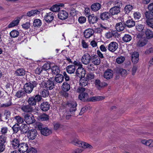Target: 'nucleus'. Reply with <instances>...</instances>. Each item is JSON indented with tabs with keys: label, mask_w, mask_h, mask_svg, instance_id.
Listing matches in <instances>:
<instances>
[{
	"label": "nucleus",
	"mask_w": 153,
	"mask_h": 153,
	"mask_svg": "<svg viewBox=\"0 0 153 153\" xmlns=\"http://www.w3.org/2000/svg\"><path fill=\"white\" fill-rule=\"evenodd\" d=\"M71 143L74 145L82 148L81 149H78L79 150V151H78V152H83L84 150L86 149L91 150L93 148V147L90 144L85 142L80 141L77 139H74L72 140Z\"/></svg>",
	"instance_id": "f257e3e1"
},
{
	"label": "nucleus",
	"mask_w": 153,
	"mask_h": 153,
	"mask_svg": "<svg viewBox=\"0 0 153 153\" xmlns=\"http://www.w3.org/2000/svg\"><path fill=\"white\" fill-rule=\"evenodd\" d=\"M28 147L26 143H21L19 144V149L18 151L20 152L24 153L27 151V153H29V152H34L35 153L38 152L36 149L33 148H30L28 151Z\"/></svg>",
	"instance_id": "f03ea898"
},
{
	"label": "nucleus",
	"mask_w": 153,
	"mask_h": 153,
	"mask_svg": "<svg viewBox=\"0 0 153 153\" xmlns=\"http://www.w3.org/2000/svg\"><path fill=\"white\" fill-rule=\"evenodd\" d=\"M24 120L28 124H32L35 121V119L33 115L31 113L27 114L24 116Z\"/></svg>",
	"instance_id": "7ed1b4c3"
},
{
	"label": "nucleus",
	"mask_w": 153,
	"mask_h": 153,
	"mask_svg": "<svg viewBox=\"0 0 153 153\" xmlns=\"http://www.w3.org/2000/svg\"><path fill=\"white\" fill-rule=\"evenodd\" d=\"M70 107V112L71 114H74V112L76 110L77 104L75 101H71L67 103V106Z\"/></svg>",
	"instance_id": "20e7f679"
},
{
	"label": "nucleus",
	"mask_w": 153,
	"mask_h": 153,
	"mask_svg": "<svg viewBox=\"0 0 153 153\" xmlns=\"http://www.w3.org/2000/svg\"><path fill=\"white\" fill-rule=\"evenodd\" d=\"M140 142L145 146L150 148L153 147V140L152 139H142L141 140Z\"/></svg>",
	"instance_id": "39448f33"
},
{
	"label": "nucleus",
	"mask_w": 153,
	"mask_h": 153,
	"mask_svg": "<svg viewBox=\"0 0 153 153\" xmlns=\"http://www.w3.org/2000/svg\"><path fill=\"white\" fill-rule=\"evenodd\" d=\"M118 6H114L110 10V13L113 15L117 14L119 13L120 11V8L122 6V3H120Z\"/></svg>",
	"instance_id": "423d86ee"
},
{
	"label": "nucleus",
	"mask_w": 153,
	"mask_h": 153,
	"mask_svg": "<svg viewBox=\"0 0 153 153\" xmlns=\"http://www.w3.org/2000/svg\"><path fill=\"white\" fill-rule=\"evenodd\" d=\"M37 134L36 130L32 129L28 131L27 136L29 139L33 140L35 139Z\"/></svg>",
	"instance_id": "0eeeda50"
},
{
	"label": "nucleus",
	"mask_w": 153,
	"mask_h": 153,
	"mask_svg": "<svg viewBox=\"0 0 153 153\" xmlns=\"http://www.w3.org/2000/svg\"><path fill=\"white\" fill-rule=\"evenodd\" d=\"M95 85L97 88L101 90L107 85V84L105 82H101L99 80H96L95 81Z\"/></svg>",
	"instance_id": "6e6552de"
},
{
	"label": "nucleus",
	"mask_w": 153,
	"mask_h": 153,
	"mask_svg": "<svg viewBox=\"0 0 153 153\" xmlns=\"http://www.w3.org/2000/svg\"><path fill=\"white\" fill-rule=\"evenodd\" d=\"M76 74L77 76L80 78H82L84 77L85 75V71L82 68H79L77 69Z\"/></svg>",
	"instance_id": "1a4fd4ad"
},
{
	"label": "nucleus",
	"mask_w": 153,
	"mask_h": 153,
	"mask_svg": "<svg viewBox=\"0 0 153 153\" xmlns=\"http://www.w3.org/2000/svg\"><path fill=\"white\" fill-rule=\"evenodd\" d=\"M139 56L138 53L136 52H133L131 54V60L134 64L137 63L139 61Z\"/></svg>",
	"instance_id": "9d476101"
},
{
	"label": "nucleus",
	"mask_w": 153,
	"mask_h": 153,
	"mask_svg": "<svg viewBox=\"0 0 153 153\" xmlns=\"http://www.w3.org/2000/svg\"><path fill=\"white\" fill-rule=\"evenodd\" d=\"M6 138L3 135L0 136V152H2L5 149L4 143L5 142Z\"/></svg>",
	"instance_id": "9b49d317"
},
{
	"label": "nucleus",
	"mask_w": 153,
	"mask_h": 153,
	"mask_svg": "<svg viewBox=\"0 0 153 153\" xmlns=\"http://www.w3.org/2000/svg\"><path fill=\"white\" fill-rule=\"evenodd\" d=\"M91 61V56L88 54H86L84 55L82 58V62L84 64H88Z\"/></svg>",
	"instance_id": "f8f14e48"
},
{
	"label": "nucleus",
	"mask_w": 153,
	"mask_h": 153,
	"mask_svg": "<svg viewBox=\"0 0 153 153\" xmlns=\"http://www.w3.org/2000/svg\"><path fill=\"white\" fill-rule=\"evenodd\" d=\"M108 50L111 52L114 51L118 48L117 43L115 42H112L108 45Z\"/></svg>",
	"instance_id": "ddd939ff"
},
{
	"label": "nucleus",
	"mask_w": 153,
	"mask_h": 153,
	"mask_svg": "<svg viewBox=\"0 0 153 153\" xmlns=\"http://www.w3.org/2000/svg\"><path fill=\"white\" fill-rule=\"evenodd\" d=\"M34 86L32 84H26L24 86V88L25 92L27 93H30L32 91L33 87Z\"/></svg>",
	"instance_id": "4468645a"
},
{
	"label": "nucleus",
	"mask_w": 153,
	"mask_h": 153,
	"mask_svg": "<svg viewBox=\"0 0 153 153\" xmlns=\"http://www.w3.org/2000/svg\"><path fill=\"white\" fill-rule=\"evenodd\" d=\"M147 43V40L145 38L141 37L138 40L137 45L138 47H142L145 45Z\"/></svg>",
	"instance_id": "2eb2a0df"
},
{
	"label": "nucleus",
	"mask_w": 153,
	"mask_h": 153,
	"mask_svg": "<svg viewBox=\"0 0 153 153\" xmlns=\"http://www.w3.org/2000/svg\"><path fill=\"white\" fill-rule=\"evenodd\" d=\"M113 75V73L112 70H108L105 71L104 74V77L107 79L111 78Z\"/></svg>",
	"instance_id": "dca6fc26"
},
{
	"label": "nucleus",
	"mask_w": 153,
	"mask_h": 153,
	"mask_svg": "<svg viewBox=\"0 0 153 153\" xmlns=\"http://www.w3.org/2000/svg\"><path fill=\"white\" fill-rule=\"evenodd\" d=\"M64 6V4L62 3H59L53 5L50 8V10L53 12L58 11L60 9V7Z\"/></svg>",
	"instance_id": "f3484780"
},
{
	"label": "nucleus",
	"mask_w": 153,
	"mask_h": 153,
	"mask_svg": "<svg viewBox=\"0 0 153 153\" xmlns=\"http://www.w3.org/2000/svg\"><path fill=\"white\" fill-rule=\"evenodd\" d=\"M58 15L59 18L60 19L63 20L67 18L68 14L65 11L62 10L59 12Z\"/></svg>",
	"instance_id": "a211bd4d"
},
{
	"label": "nucleus",
	"mask_w": 153,
	"mask_h": 153,
	"mask_svg": "<svg viewBox=\"0 0 153 153\" xmlns=\"http://www.w3.org/2000/svg\"><path fill=\"white\" fill-rule=\"evenodd\" d=\"M54 16L53 13L50 12L45 16V19L47 22H50L53 19Z\"/></svg>",
	"instance_id": "6ab92c4d"
},
{
	"label": "nucleus",
	"mask_w": 153,
	"mask_h": 153,
	"mask_svg": "<svg viewBox=\"0 0 153 153\" xmlns=\"http://www.w3.org/2000/svg\"><path fill=\"white\" fill-rule=\"evenodd\" d=\"M52 132V131L47 128H44L41 131V134L45 136L49 135Z\"/></svg>",
	"instance_id": "aec40b11"
},
{
	"label": "nucleus",
	"mask_w": 153,
	"mask_h": 153,
	"mask_svg": "<svg viewBox=\"0 0 153 153\" xmlns=\"http://www.w3.org/2000/svg\"><path fill=\"white\" fill-rule=\"evenodd\" d=\"M101 7V4L98 3H96L92 4L91 6V10L94 11L96 12L100 9Z\"/></svg>",
	"instance_id": "412c9836"
},
{
	"label": "nucleus",
	"mask_w": 153,
	"mask_h": 153,
	"mask_svg": "<svg viewBox=\"0 0 153 153\" xmlns=\"http://www.w3.org/2000/svg\"><path fill=\"white\" fill-rule=\"evenodd\" d=\"M45 86L47 88L51 90L54 88V85L53 82L48 80L45 83Z\"/></svg>",
	"instance_id": "4be33fe9"
},
{
	"label": "nucleus",
	"mask_w": 153,
	"mask_h": 153,
	"mask_svg": "<svg viewBox=\"0 0 153 153\" xmlns=\"http://www.w3.org/2000/svg\"><path fill=\"white\" fill-rule=\"evenodd\" d=\"M88 19L90 23L94 24L97 22L98 18L97 16H95L94 14H92L89 16Z\"/></svg>",
	"instance_id": "5701e85b"
},
{
	"label": "nucleus",
	"mask_w": 153,
	"mask_h": 153,
	"mask_svg": "<svg viewBox=\"0 0 153 153\" xmlns=\"http://www.w3.org/2000/svg\"><path fill=\"white\" fill-rule=\"evenodd\" d=\"M116 28L118 31H122L125 28V25L122 22L118 23L116 25Z\"/></svg>",
	"instance_id": "b1692460"
},
{
	"label": "nucleus",
	"mask_w": 153,
	"mask_h": 153,
	"mask_svg": "<svg viewBox=\"0 0 153 153\" xmlns=\"http://www.w3.org/2000/svg\"><path fill=\"white\" fill-rule=\"evenodd\" d=\"M94 33L93 30L91 29H88L84 32V36L86 38H89Z\"/></svg>",
	"instance_id": "393cba45"
},
{
	"label": "nucleus",
	"mask_w": 153,
	"mask_h": 153,
	"mask_svg": "<svg viewBox=\"0 0 153 153\" xmlns=\"http://www.w3.org/2000/svg\"><path fill=\"white\" fill-rule=\"evenodd\" d=\"M100 18L103 20H107L110 16V13L107 12H104L100 15Z\"/></svg>",
	"instance_id": "a878e982"
},
{
	"label": "nucleus",
	"mask_w": 153,
	"mask_h": 153,
	"mask_svg": "<svg viewBox=\"0 0 153 153\" xmlns=\"http://www.w3.org/2000/svg\"><path fill=\"white\" fill-rule=\"evenodd\" d=\"M40 107L41 109L43 111H46L49 109L50 105L48 102H44L41 104Z\"/></svg>",
	"instance_id": "bb28decb"
},
{
	"label": "nucleus",
	"mask_w": 153,
	"mask_h": 153,
	"mask_svg": "<svg viewBox=\"0 0 153 153\" xmlns=\"http://www.w3.org/2000/svg\"><path fill=\"white\" fill-rule=\"evenodd\" d=\"M145 35L146 38L148 39L153 38V33L149 29H147L146 31Z\"/></svg>",
	"instance_id": "cd10ccee"
},
{
	"label": "nucleus",
	"mask_w": 153,
	"mask_h": 153,
	"mask_svg": "<svg viewBox=\"0 0 153 153\" xmlns=\"http://www.w3.org/2000/svg\"><path fill=\"white\" fill-rule=\"evenodd\" d=\"M55 81L58 83H61L63 81V76L60 74H57L55 79Z\"/></svg>",
	"instance_id": "c85d7f7f"
},
{
	"label": "nucleus",
	"mask_w": 153,
	"mask_h": 153,
	"mask_svg": "<svg viewBox=\"0 0 153 153\" xmlns=\"http://www.w3.org/2000/svg\"><path fill=\"white\" fill-rule=\"evenodd\" d=\"M88 96V94L87 93H83L79 95V98L80 100L84 101L87 99Z\"/></svg>",
	"instance_id": "c756f323"
},
{
	"label": "nucleus",
	"mask_w": 153,
	"mask_h": 153,
	"mask_svg": "<svg viewBox=\"0 0 153 153\" xmlns=\"http://www.w3.org/2000/svg\"><path fill=\"white\" fill-rule=\"evenodd\" d=\"M105 97L103 96H97L93 97L91 98L90 100L91 101L95 102L103 100L105 99Z\"/></svg>",
	"instance_id": "7c9ffc66"
},
{
	"label": "nucleus",
	"mask_w": 153,
	"mask_h": 153,
	"mask_svg": "<svg viewBox=\"0 0 153 153\" xmlns=\"http://www.w3.org/2000/svg\"><path fill=\"white\" fill-rule=\"evenodd\" d=\"M40 11L37 10H32L28 12L27 13V15L29 16H35L36 14H39Z\"/></svg>",
	"instance_id": "2f4dec72"
},
{
	"label": "nucleus",
	"mask_w": 153,
	"mask_h": 153,
	"mask_svg": "<svg viewBox=\"0 0 153 153\" xmlns=\"http://www.w3.org/2000/svg\"><path fill=\"white\" fill-rule=\"evenodd\" d=\"M146 18L149 19H153V12L151 11H147L145 13Z\"/></svg>",
	"instance_id": "473e14b6"
},
{
	"label": "nucleus",
	"mask_w": 153,
	"mask_h": 153,
	"mask_svg": "<svg viewBox=\"0 0 153 153\" xmlns=\"http://www.w3.org/2000/svg\"><path fill=\"white\" fill-rule=\"evenodd\" d=\"M17 75L23 76L25 74V71L22 69H19L15 72Z\"/></svg>",
	"instance_id": "72a5a7b5"
},
{
	"label": "nucleus",
	"mask_w": 153,
	"mask_h": 153,
	"mask_svg": "<svg viewBox=\"0 0 153 153\" xmlns=\"http://www.w3.org/2000/svg\"><path fill=\"white\" fill-rule=\"evenodd\" d=\"M62 88L64 91H66L69 90L70 88V85L66 82L64 83Z\"/></svg>",
	"instance_id": "f704fd0d"
},
{
	"label": "nucleus",
	"mask_w": 153,
	"mask_h": 153,
	"mask_svg": "<svg viewBox=\"0 0 153 153\" xmlns=\"http://www.w3.org/2000/svg\"><path fill=\"white\" fill-rule=\"evenodd\" d=\"M75 66L74 65H71L67 67V71L68 73H73L75 71Z\"/></svg>",
	"instance_id": "c9c22d12"
},
{
	"label": "nucleus",
	"mask_w": 153,
	"mask_h": 153,
	"mask_svg": "<svg viewBox=\"0 0 153 153\" xmlns=\"http://www.w3.org/2000/svg\"><path fill=\"white\" fill-rule=\"evenodd\" d=\"M91 61L95 65H98L100 62V59L98 57H94L92 59Z\"/></svg>",
	"instance_id": "e433bc0d"
},
{
	"label": "nucleus",
	"mask_w": 153,
	"mask_h": 153,
	"mask_svg": "<svg viewBox=\"0 0 153 153\" xmlns=\"http://www.w3.org/2000/svg\"><path fill=\"white\" fill-rule=\"evenodd\" d=\"M19 144L18 140L16 139H14L12 142L13 146L15 149H16L17 147H19Z\"/></svg>",
	"instance_id": "4c0bfd02"
},
{
	"label": "nucleus",
	"mask_w": 153,
	"mask_h": 153,
	"mask_svg": "<svg viewBox=\"0 0 153 153\" xmlns=\"http://www.w3.org/2000/svg\"><path fill=\"white\" fill-rule=\"evenodd\" d=\"M153 53V46L147 49L145 52L144 54L146 55H148Z\"/></svg>",
	"instance_id": "58836bf2"
},
{
	"label": "nucleus",
	"mask_w": 153,
	"mask_h": 153,
	"mask_svg": "<svg viewBox=\"0 0 153 153\" xmlns=\"http://www.w3.org/2000/svg\"><path fill=\"white\" fill-rule=\"evenodd\" d=\"M22 109L26 112H30L32 110V108L29 105L23 106L22 108Z\"/></svg>",
	"instance_id": "ea45409f"
},
{
	"label": "nucleus",
	"mask_w": 153,
	"mask_h": 153,
	"mask_svg": "<svg viewBox=\"0 0 153 153\" xmlns=\"http://www.w3.org/2000/svg\"><path fill=\"white\" fill-rule=\"evenodd\" d=\"M20 129L24 133H26L28 130V127L27 125L22 124L20 127Z\"/></svg>",
	"instance_id": "a19ab883"
},
{
	"label": "nucleus",
	"mask_w": 153,
	"mask_h": 153,
	"mask_svg": "<svg viewBox=\"0 0 153 153\" xmlns=\"http://www.w3.org/2000/svg\"><path fill=\"white\" fill-rule=\"evenodd\" d=\"M125 25H126L128 27H130L134 26L135 25V23L132 20H129L126 22Z\"/></svg>",
	"instance_id": "79ce46f5"
},
{
	"label": "nucleus",
	"mask_w": 153,
	"mask_h": 153,
	"mask_svg": "<svg viewBox=\"0 0 153 153\" xmlns=\"http://www.w3.org/2000/svg\"><path fill=\"white\" fill-rule=\"evenodd\" d=\"M52 71L53 73L55 74H58L59 72V70L58 67L56 66H54L51 68Z\"/></svg>",
	"instance_id": "37998d69"
},
{
	"label": "nucleus",
	"mask_w": 153,
	"mask_h": 153,
	"mask_svg": "<svg viewBox=\"0 0 153 153\" xmlns=\"http://www.w3.org/2000/svg\"><path fill=\"white\" fill-rule=\"evenodd\" d=\"M40 92L41 96L44 97L48 96L49 94V91L45 89L42 91H40Z\"/></svg>",
	"instance_id": "c03bdc74"
},
{
	"label": "nucleus",
	"mask_w": 153,
	"mask_h": 153,
	"mask_svg": "<svg viewBox=\"0 0 153 153\" xmlns=\"http://www.w3.org/2000/svg\"><path fill=\"white\" fill-rule=\"evenodd\" d=\"M82 78H81L80 81V86L83 87L86 86L88 83V82L85 79H83Z\"/></svg>",
	"instance_id": "a18cd8bd"
},
{
	"label": "nucleus",
	"mask_w": 153,
	"mask_h": 153,
	"mask_svg": "<svg viewBox=\"0 0 153 153\" xmlns=\"http://www.w3.org/2000/svg\"><path fill=\"white\" fill-rule=\"evenodd\" d=\"M19 33L16 30L12 31L10 33V36L12 37H16L18 36Z\"/></svg>",
	"instance_id": "49530a36"
},
{
	"label": "nucleus",
	"mask_w": 153,
	"mask_h": 153,
	"mask_svg": "<svg viewBox=\"0 0 153 153\" xmlns=\"http://www.w3.org/2000/svg\"><path fill=\"white\" fill-rule=\"evenodd\" d=\"M118 71L119 73L122 76H125L127 74V71L124 69L123 68L119 69H118Z\"/></svg>",
	"instance_id": "de8ad7c7"
},
{
	"label": "nucleus",
	"mask_w": 153,
	"mask_h": 153,
	"mask_svg": "<svg viewBox=\"0 0 153 153\" xmlns=\"http://www.w3.org/2000/svg\"><path fill=\"white\" fill-rule=\"evenodd\" d=\"M123 39L124 42H128L131 40V37L130 35L126 34L123 37Z\"/></svg>",
	"instance_id": "09e8293b"
},
{
	"label": "nucleus",
	"mask_w": 153,
	"mask_h": 153,
	"mask_svg": "<svg viewBox=\"0 0 153 153\" xmlns=\"http://www.w3.org/2000/svg\"><path fill=\"white\" fill-rule=\"evenodd\" d=\"M41 25V20L39 19H36L33 23V25L34 26H40Z\"/></svg>",
	"instance_id": "8fccbe9b"
},
{
	"label": "nucleus",
	"mask_w": 153,
	"mask_h": 153,
	"mask_svg": "<svg viewBox=\"0 0 153 153\" xmlns=\"http://www.w3.org/2000/svg\"><path fill=\"white\" fill-rule=\"evenodd\" d=\"M125 60L124 57L121 56L118 57L116 59V62L118 64H121Z\"/></svg>",
	"instance_id": "3c124183"
},
{
	"label": "nucleus",
	"mask_w": 153,
	"mask_h": 153,
	"mask_svg": "<svg viewBox=\"0 0 153 153\" xmlns=\"http://www.w3.org/2000/svg\"><path fill=\"white\" fill-rule=\"evenodd\" d=\"M28 103L30 105H34L36 104V102L34 98L31 97L29 98Z\"/></svg>",
	"instance_id": "603ef678"
},
{
	"label": "nucleus",
	"mask_w": 153,
	"mask_h": 153,
	"mask_svg": "<svg viewBox=\"0 0 153 153\" xmlns=\"http://www.w3.org/2000/svg\"><path fill=\"white\" fill-rule=\"evenodd\" d=\"M133 8V7L132 6L130 5H128L125 7L124 10L126 11V12H127L128 11H129L132 10Z\"/></svg>",
	"instance_id": "864d4df0"
},
{
	"label": "nucleus",
	"mask_w": 153,
	"mask_h": 153,
	"mask_svg": "<svg viewBox=\"0 0 153 153\" xmlns=\"http://www.w3.org/2000/svg\"><path fill=\"white\" fill-rule=\"evenodd\" d=\"M40 118L42 120H46L49 119V116L47 114H43L40 117Z\"/></svg>",
	"instance_id": "5fc2aeb1"
},
{
	"label": "nucleus",
	"mask_w": 153,
	"mask_h": 153,
	"mask_svg": "<svg viewBox=\"0 0 153 153\" xmlns=\"http://www.w3.org/2000/svg\"><path fill=\"white\" fill-rule=\"evenodd\" d=\"M15 119L16 120L17 122L20 124L22 123L23 122V119L21 117L19 116H17L15 117Z\"/></svg>",
	"instance_id": "6e6d98bb"
},
{
	"label": "nucleus",
	"mask_w": 153,
	"mask_h": 153,
	"mask_svg": "<svg viewBox=\"0 0 153 153\" xmlns=\"http://www.w3.org/2000/svg\"><path fill=\"white\" fill-rule=\"evenodd\" d=\"M20 126L19 124H16L14 125L13 127V129L15 132H17L19 129L20 128L19 127Z\"/></svg>",
	"instance_id": "4d7b16f0"
},
{
	"label": "nucleus",
	"mask_w": 153,
	"mask_h": 153,
	"mask_svg": "<svg viewBox=\"0 0 153 153\" xmlns=\"http://www.w3.org/2000/svg\"><path fill=\"white\" fill-rule=\"evenodd\" d=\"M144 27L140 24H139L136 26V29L139 32H142L143 31Z\"/></svg>",
	"instance_id": "13d9d810"
},
{
	"label": "nucleus",
	"mask_w": 153,
	"mask_h": 153,
	"mask_svg": "<svg viewBox=\"0 0 153 153\" xmlns=\"http://www.w3.org/2000/svg\"><path fill=\"white\" fill-rule=\"evenodd\" d=\"M134 16L135 19L136 20H137L141 18V16L139 13L136 12L134 13Z\"/></svg>",
	"instance_id": "bf43d9fd"
},
{
	"label": "nucleus",
	"mask_w": 153,
	"mask_h": 153,
	"mask_svg": "<svg viewBox=\"0 0 153 153\" xmlns=\"http://www.w3.org/2000/svg\"><path fill=\"white\" fill-rule=\"evenodd\" d=\"M51 68L50 65L49 63H47L44 64L42 67V69L45 70H47L50 69Z\"/></svg>",
	"instance_id": "052dcab7"
},
{
	"label": "nucleus",
	"mask_w": 153,
	"mask_h": 153,
	"mask_svg": "<svg viewBox=\"0 0 153 153\" xmlns=\"http://www.w3.org/2000/svg\"><path fill=\"white\" fill-rule=\"evenodd\" d=\"M137 69V66L134 65L133 66V67L132 68V74L133 75H134L135 73L136 72V71Z\"/></svg>",
	"instance_id": "680f3d73"
},
{
	"label": "nucleus",
	"mask_w": 153,
	"mask_h": 153,
	"mask_svg": "<svg viewBox=\"0 0 153 153\" xmlns=\"http://www.w3.org/2000/svg\"><path fill=\"white\" fill-rule=\"evenodd\" d=\"M61 125L58 123H56L54 125L53 129L55 131H56L59 129L61 127Z\"/></svg>",
	"instance_id": "e2e57ef3"
},
{
	"label": "nucleus",
	"mask_w": 153,
	"mask_h": 153,
	"mask_svg": "<svg viewBox=\"0 0 153 153\" xmlns=\"http://www.w3.org/2000/svg\"><path fill=\"white\" fill-rule=\"evenodd\" d=\"M86 18L84 17H80L78 19L79 22L81 23H83L86 21Z\"/></svg>",
	"instance_id": "0e129e2a"
},
{
	"label": "nucleus",
	"mask_w": 153,
	"mask_h": 153,
	"mask_svg": "<svg viewBox=\"0 0 153 153\" xmlns=\"http://www.w3.org/2000/svg\"><path fill=\"white\" fill-rule=\"evenodd\" d=\"M114 32L112 31L111 32H109L106 35L107 37L108 38H110L111 37L113 36H114Z\"/></svg>",
	"instance_id": "69168bd1"
},
{
	"label": "nucleus",
	"mask_w": 153,
	"mask_h": 153,
	"mask_svg": "<svg viewBox=\"0 0 153 153\" xmlns=\"http://www.w3.org/2000/svg\"><path fill=\"white\" fill-rule=\"evenodd\" d=\"M25 93L23 91H19L17 93L16 95L17 97L20 98L23 96V95Z\"/></svg>",
	"instance_id": "338daca9"
},
{
	"label": "nucleus",
	"mask_w": 153,
	"mask_h": 153,
	"mask_svg": "<svg viewBox=\"0 0 153 153\" xmlns=\"http://www.w3.org/2000/svg\"><path fill=\"white\" fill-rule=\"evenodd\" d=\"M34 98L36 102L40 101L42 99L41 97L39 95H36Z\"/></svg>",
	"instance_id": "774afa93"
}]
</instances>
